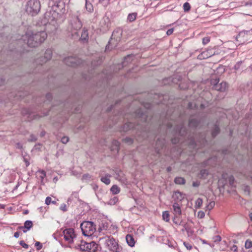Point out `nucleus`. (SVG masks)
Here are the masks:
<instances>
[{
  "label": "nucleus",
  "instance_id": "10",
  "mask_svg": "<svg viewBox=\"0 0 252 252\" xmlns=\"http://www.w3.org/2000/svg\"><path fill=\"white\" fill-rule=\"evenodd\" d=\"M83 61L76 57H68L64 58V63L68 66H77L82 63Z\"/></svg>",
  "mask_w": 252,
  "mask_h": 252
},
{
  "label": "nucleus",
  "instance_id": "47",
  "mask_svg": "<svg viewBox=\"0 0 252 252\" xmlns=\"http://www.w3.org/2000/svg\"><path fill=\"white\" fill-rule=\"evenodd\" d=\"M23 160L26 163V166L27 167L28 166L30 165V162L29 161L28 157H27L26 156H23Z\"/></svg>",
  "mask_w": 252,
  "mask_h": 252
},
{
  "label": "nucleus",
  "instance_id": "18",
  "mask_svg": "<svg viewBox=\"0 0 252 252\" xmlns=\"http://www.w3.org/2000/svg\"><path fill=\"white\" fill-rule=\"evenodd\" d=\"M72 27L75 30H79L82 27V23L77 16L75 17L73 23H71Z\"/></svg>",
  "mask_w": 252,
  "mask_h": 252
},
{
  "label": "nucleus",
  "instance_id": "16",
  "mask_svg": "<svg viewBox=\"0 0 252 252\" xmlns=\"http://www.w3.org/2000/svg\"><path fill=\"white\" fill-rule=\"evenodd\" d=\"M62 229L61 228L60 231H57L56 232H55L53 235L54 238L59 241V242L60 243V244L63 246V238L62 236H63V231H62Z\"/></svg>",
  "mask_w": 252,
  "mask_h": 252
},
{
  "label": "nucleus",
  "instance_id": "23",
  "mask_svg": "<svg viewBox=\"0 0 252 252\" xmlns=\"http://www.w3.org/2000/svg\"><path fill=\"white\" fill-rule=\"evenodd\" d=\"M110 20L108 17L104 16L100 22V24L102 27L108 28L110 24Z\"/></svg>",
  "mask_w": 252,
  "mask_h": 252
},
{
  "label": "nucleus",
  "instance_id": "28",
  "mask_svg": "<svg viewBox=\"0 0 252 252\" xmlns=\"http://www.w3.org/2000/svg\"><path fill=\"white\" fill-rule=\"evenodd\" d=\"M174 182L176 184L184 185L186 183V180L183 177H178L175 178Z\"/></svg>",
  "mask_w": 252,
  "mask_h": 252
},
{
  "label": "nucleus",
  "instance_id": "58",
  "mask_svg": "<svg viewBox=\"0 0 252 252\" xmlns=\"http://www.w3.org/2000/svg\"><path fill=\"white\" fill-rule=\"evenodd\" d=\"M184 245L186 247V248L189 250H191L192 248V246L188 243L184 242Z\"/></svg>",
  "mask_w": 252,
  "mask_h": 252
},
{
  "label": "nucleus",
  "instance_id": "24",
  "mask_svg": "<svg viewBox=\"0 0 252 252\" xmlns=\"http://www.w3.org/2000/svg\"><path fill=\"white\" fill-rule=\"evenodd\" d=\"M109 227V223L106 221H102L101 223L99 224V227L98 228V231L100 233L103 230H106Z\"/></svg>",
  "mask_w": 252,
  "mask_h": 252
},
{
  "label": "nucleus",
  "instance_id": "22",
  "mask_svg": "<svg viewBox=\"0 0 252 252\" xmlns=\"http://www.w3.org/2000/svg\"><path fill=\"white\" fill-rule=\"evenodd\" d=\"M75 244L76 245L77 247H74L73 248L76 249H80V250L81 251H87V245H86L87 244V242L81 241L80 244Z\"/></svg>",
  "mask_w": 252,
  "mask_h": 252
},
{
  "label": "nucleus",
  "instance_id": "46",
  "mask_svg": "<svg viewBox=\"0 0 252 252\" xmlns=\"http://www.w3.org/2000/svg\"><path fill=\"white\" fill-rule=\"evenodd\" d=\"M19 244L24 248L25 249H28L29 248V245L27 244H26L24 241L22 240L20 241Z\"/></svg>",
  "mask_w": 252,
  "mask_h": 252
},
{
  "label": "nucleus",
  "instance_id": "59",
  "mask_svg": "<svg viewBox=\"0 0 252 252\" xmlns=\"http://www.w3.org/2000/svg\"><path fill=\"white\" fill-rule=\"evenodd\" d=\"M173 31H174V29H173V28L169 29L166 32L167 35H170L172 34V33L173 32Z\"/></svg>",
  "mask_w": 252,
  "mask_h": 252
},
{
  "label": "nucleus",
  "instance_id": "39",
  "mask_svg": "<svg viewBox=\"0 0 252 252\" xmlns=\"http://www.w3.org/2000/svg\"><path fill=\"white\" fill-rule=\"evenodd\" d=\"M220 79L219 78L213 79L211 80V83L213 85V89H215L216 85H218L219 83Z\"/></svg>",
  "mask_w": 252,
  "mask_h": 252
},
{
  "label": "nucleus",
  "instance_id": "11",
  "mask_svg": "<svg viewBox=\"0 0 252 252\" xmlns=\"http://www.w3.org/2000/svg\"><path fill=\"white\" fill-rule=\"evenodd\" d=\"M52 56V51L51 49H47L43 57L38 58L36 60V63L39 64H42L50 60Z\"/></svg>",
  "mask_w": 252,
  "mask_h": 252
},
{
  "label": "nucleus",
  "instance_id": "37",
  "mask_svg": "<svg viewBox=\"0 0 252 252\" xmlns=\"http://www.w3.org/2000/svg\"><path fill=\"white\" fill-rule=\"evenodd\" d=\"M120 145V143L118 141H117L116 140H114L113 141V142H112L113 147L116 149L118 151L119 149Z\"/></svg>",
  "mask_w": 252,
  "mask_h": 252
},
{
  "label": "nucleus",
  "instance_id": "15",
  "mask_svg": "<svg viewBox=\"0 0 252 252\" xmlns=\"http://www.w3.org/2000/svg\"><path fill=\"white\" fill-rule=\"evenodd\" d=\"M87 247L88 252H97L98 250V245L94 242H91V243H87L86 244Z\"/></svg>",
  "mask_w": 252,
  "mask_h": 252
},
{
  "label": "nucleus",
  "instance_id": "1",
  "mask_svg": "<svg viewBox=\"0 0 252 252\" xmlns=\"http://www.w3.org/2000/svg\"><path fill=\"white\" fill-rule=\"evenodd\" d=\"M175 133L177 136L172 138L171 142L174 144H176L180 142H182L183 140L181 138L178 136H180L183 137L185 140L186 137L190 139L189 144L195 148L197 146V142L200 143V144H204L206 142L205 139V135L204 134H200L199 135L197 134H192L189 133L186 127L184 126L183 123L180 125H177L175 127Z\"/></svg>",
  "mask_w": 252,
  "mask_h": 252
},
{
  "label": "nucleus",
  "instance_id": "7",
  "mask_svg": "<svg viewBox=\"0 0 252 252\" xmlns=\"http://www.w3.org/2000/svg\"><path fill=\"white\" fill-rule=\"evenodd\" d=\"M123 31L120 28H116L113 32L112 38L106 46V50H110L117 46L118 43L121 40Z\"/></svg>",
  "mask_w": 252,
  "mask_h": 252
},
{
  "label": "nucleus",
  "instance_id": "19",
  "mask_svg": "<svg viewBox=\"0 0 252 252\" xmlns=\"http://www.w3.org/2000/svg\"><path fill=\"white\" fill-rule=\"evenodd\" d=\"M33 226V223L32 221L31 220H26L23 226H21L19 228L20 229L24 228L23 230L24 233L27 232L28 230H29Z\"/></svg>",
  "mask_w": 252,
  "mask_h": 252
},
{
  "label": "nucleus",
  "instance_id": "36",
  "mask_svg": "<svg viewBox=\"0 0 252 252\" xmlns=\"http://www.w3.org/2000/svg\"><path fill=\"white\" fill-rule=\"evenodd\" d=\"M130 55H128L127 57H125L124 62L122 63V67H123L125 66H126L127 63L130 62V58H131Z\"/></svg>",
  "mask_w": 252,
  "mask_h": 252
},
{
  "label": "nucleus",
  "instance_id": "55",
  "mask_svg": "<svg viewBox=\"0 0 252 252\" xmlns=\"http://www.w3.org/2000/svg\"><path fill=\"white\" fill-rule=\"evenodd\" d=\"M98 13L97 12V11H95L94 13V18L93 19V21L95 22L96 21V20L98 17Z\"/></svg>",
  "mask_w": 252,
  "mask_h": 252
},
{
  "label": "nucleus",
  "instance_id": "45",
  "mask_svg": "<svg viewBox=\"0 0 252 252\" xmlns=\"http://www.w3.org/2000/svg\"><path fill=\"white\" fill-rule=\"evenodd\" d=\"M210 42L209 37H205L202 39V43L204 45L207 44Z\"/></svg>",
  "mask_w": 252,
  "mask_h": 252
},
{
  "label": "nucleus",
  "instance_id": "21",
  "mask_svg": "<svg viewBox=\"0 0 252 252\" xmlns=\"http://www.w3.org/2000/svg\"><path fill=\"white\" fill-rule=\"evenodd\" d=\"M200 121L196 118H191L189 120V126L193 128H195L198 126Z\"/></svg>",
  "mask_w": 252,
  "mask_h": 252
},
{
  "label": "nucleus",
  "instance_id": "9",
  "mask_svg": "<svg viewBox=\"0 0 252 252\" xmlns=\"http://www.w3.org/2000/svg\"><path fill=\"white\" fill-rule=\"evenodd\" d=\"M105 244L109 250L113 252H122V247L113 237H109L105 240Z\"/></svg>",
  "mask_w": 252,
  "mask_h": 252
},
{
  "label": "nucleus",
  "instance_id": "48",
  "mask_svg": "<svg viewBox=\"0 0 252 252\" xmlns=\"http://www.w3.org/2000/svg\"><path fill=\"white\" fill-rule=\"evenodd\" d=\"M215 206V202L211 201L209 203V204L207 206L208 209L210 210H211Z\"/></svg>",
  "mask_w": 252,
  "mask_h": 252
},
{
  "label": "nucleus",
  "instance_id": "32",
  "mask_svg": "<svg viewBox=\"0 0 252 252\" xmlns=\"http://www.w3.org/2000/svg\"><path fill=\"white\" fill-rule=\"evenodd\" d=\"M110 177V175L109 174H106L105 176L102 177L100 179L101 182L108 185L110 183V180L109 178Z\"/></svg>",
  "mask_w": 252,
  "mask_h": 252
},
{
  "label": "nucleus",
  "instance_id": "51",
  "mask_svg": "<svg viewBox=\"0 0 252 252\" xmlns=\"http://www.w3.org/2000/svg\"><path fill=\"white\" fill-rule=\"evenodd\" d=\"M221 237L220 235H217L214 237L215 242H219L221 241Z\"/></svg>",
  "mask_w": 252,
  "mask_h": 252
},
{
  "label": "nucleus",
  "instance_id": "29",
  "mask_svg": "<svg viewBox=\"0 0 252 252\" xmlns=\"http://www.w3.org/2000/svg\"><path fill=\"white\" fill-rule=\"evenodd\" d=\"M86 0L85 7L87 11L92 13L94 11V7L92 4L89 2V0Z\"/></svg>",
  "mask_w": 252,
  "mask_h": 252
},
{
  "label": "nucleus",
  "instance_id": "62",
  "mask_svg": "<svg viewBox=\"0 0 252 252\" xmlns=\"http://www.w3.org/2000/svg\"><path fill=\"white\" fill-rule=\"evenodd\" d=\"M246 5L252 6V0H249L246 4Z\"/></svg>",
  "mask_w": 252,
  "mask_h": 252
},
{
  "label": "nucleus",
  "instance_id": "2",
  "mask_svg": "<svg viewBox=\"0 0 252 252\" xmlns=\"http://www.w3.org/2000/svg\"><path fill=\"white\" fill-rule=\"evenodd\" d=\"M47 37V33L41 31L39 32L28 31L21 37V40L30 47H36L42 43Z\"/></svg>",
  "mask_w": 252,
  "mask_h": 252
},
{
  "label": "nucleus",
  "instance_id": "27",
  "mask_svg": "<svg viewBox=\"0 0 252 252\" xmlns=\"http://www.w3.org/2000/svg\"><path fill=\"white\" fill-rule=\"evenodd\" d=\"M46 172L44 170H38L36 173V176L41 180V183L43 182V180L46 177Z\"/></svg>",
  "mask_w": 252,
  "mask_h": 252
},
{
  "label": "nucleus",
  "instance_id": "35",
  "mask_svg": "<svg viewBox=\"0 0 252 252\" xmlns=\"http://www.w3.org/2000/svg\"><path fill=\"white\" fill-rule=\"evenodd\" d=\"M162 218L163 220L166 222L169 220V214L168 211H164L162 213Z\"/></svg>",
  "mask_w": 252,
  "mask_h": 252
},
{
  "label": "nucleus",
  "instance_id": "14",
  "mask_svg": "<svg viewBox=\"0 0 252 252\" xmlns=\"http://www.w3.org/2000/svg\"><path fill=\"white\" fill-rule=\"evenodd\" d=\"M215 54V52L213 49H208L207 51H203L200 55L198 56L200 59H207Z\"/></svg>",
  "mask_w": 252,
  "mask_h": 252
},
{
  "label": "nucleus",
  "instance_id": "13",
  "mask_svg": "<svg viewBox=\"0 0 252 252\" xmlns=\"http://www.w3.org/2000/svg\"><path fill=\"white\" fill-rule=\"evenodd\" d=\"M165 144V140L164 138H158L156 143L155 151L158 155L160 154V150L162 149Z\"/></svg>",
  "mask_w": 252,
  "mask_h": 252
},
{
  "label": "nucleus",
  "instance_id": "31",
  "mask_svg": "<svg viewBox=\"0 0 252 252\" xmlns=\"http://www.w3.org/2000/svg\"><path fill=\"white\" fill-rule=\"evenodd\" d=\"M110 191L112 192L113 194H117L120 191V188L116 185H114L110 189Z\"/></svg>",
  "mask_w": 252,
  "mask_h": 252
},
{
  "label": "nucleus",
  "instance_id": "17",
  "mask_svg": "<svg viewBox=\"0 0 252 252\" xmlns=\"http://www.w3.org/2000/svg\"><path fill=\"white\" fill-rule=\"evenodd\" d=\"M227 87L228 85L226 82H222L220 83H219L218 85H216L214 90L220 92H224Z\"/></svg>",
  "mask_w": 252,
  "mask_h": 252
},
{
  "label": "nucleus",
  "instance_id": "61",
  "mask_svg": "<svg viewBox=\"0 0 252 252\" xmlns=\"http://www.w3.org/2000/svg\"><path fill=\"white\" fill-rule=\"evenodd\" d=\"M46 98L47 100H50V99L52 98V94L50 93H48L46 95Z\"/></svg>",
  "mask_w": 252,
  "mask_h": 252
},
{
  "label": "nucleus",
  "instance_id": "5",
  "mask_svg": "<svg viewBox=\"0 0 252 252\" xmlns=\"http://www.w3.org/2000/svg\"><path fill=\"white\" fill-rule=\"evenodd\" d=\"M76 239V234L74 229L72 227L67 228L64 227V247H67L70 248L76 247L74 244Z\"/></svg>",
  "mask_w": 252,
  "mask_h": 252
},
{
  "label": "nucleus",
  "instance_id": "40",
  "mask_svg": "<svg viewBox=\"0 0 252 252\" xmlns=\"http://www.w3.org/2000/svg\"><path fill=\"white\" fill-rule=\"evenodd\" d=\"M118 201V198L117 197L114 196L113 198H111L109 200L108 204L110 205H115Z\"/></svg>",
  "mask_w": 252,
  "mask_h": 252
},
{
  "label": "nucleus",
  "instance_id": "43",
  "mask_svg": "<svg viewBox=\"0 0 252 252\" xmlns=\"http://www.w3.org/2000/svg\"><path fill=\"white\" fill-rule=\"evenodd\" d=\"M123 141L128 144H131L133 143V140L130 137H127L123 139Z\"/></svg>",
  "mask_w": 252,
  "mask_h": 252
},
{
  "label": "nucleus",
  "instance_id": "49",
  "mask_svg": "<svg viewBox=\"0 0 252 252\" xmlns=\"http://www.w3.org/2000/svg\"><path fill=\"white\" fill-rule=\"evenodd\" d=\"M242 63H243V62H242V61L237 62V63L234 66L235 69L238 70L240 68V66L242 64Z\"/></svg>",
  "mask_w": 252,
  "mask_h": 252
},
{
  "label": "nucleus",
  "instance_id": "53",
  "mask_svg": "<svg viewBox=\"0 0 252 252\" xmlns=\"http://www.w3.org/2000/svg\"><path fill=\"white\" fill-rule=\"evenodd\" d=\"M51 203H52V199L50 197H47L45 199V203L47 205H49Z\"/></svg>",
  "mask_w": 252,
  "mask_h": 252
},
{
  "label": "nucleus",
  "instance_id": "26",
  "mask_svg": "<svg viewBox=\"0 0 252 252\" xmlns=\"http://www.w3.org/2000/svg\"><path fill=\"white\" fill-rule=\"evenodd\" d=\"M88 32L87 30L85 29H83L82 33H81V36L80 38V40L81 41H82L83 42L88 41Z\"/></svg>",
  "mask_w": 252,
  "mask_h": 252
},
{
  "label": "nucleus",
  "instance_id": "64",
  "mask_svg": "<svg viewBox=\"0 0 252 252\" xmlns=\"http://www.w3.org/2000/svg\"><path fill=\"white\" fill-rule=\"evenodd\" d=\"M14 236L17 238L19 237V232L17 231V232H15L14 234Z\"/></svg>",
  "mask_w": 252,
  "mask_h": 252
},
{
  "label": "nucleus",
  "instance_id": "56",
  "mask_svg": "<svg viewBox=\"0 0 252 252\" xmlns=\"http://www.w3.org/2000/svg\"><path fill=\"white\" fill-rule=\"evenodd\" d=\"M200 185V182L199 181H196L192 183V186L193 187H198Z\"/></svg>",
  "mask_w": 252,
  "mask_h": 252
},
{
  "label": "nucleus",
  "instance_id": "50",
  "mask_svg": "<svg viewBox=\"0 0 252 252\" xmlns=\"http://www.w3.org/2000/svg\"><path fill=\"white\" fill-rule=\"evenodd\" d=\"M109 0H99V2L105 6L108 4Z\"/></svg>",
  "mask_w": 252,
  "mask_h": 252
},
{
  "label": "nucleus",
  "instance_id": "20",
  "mask_svg": "<svg viewBox=\"0 0 252 252\" xmlns=\"http://www.w3.org/2000/svg\"><path fill=\"white\" fill-rule=\"evenodd\" d=\"M126 243L130 247L134 246L135 241L132 235L129 234H127L126 237Z\"/></svg>",
  "mask_w": 252,
  "mask_h": 252
},
{
  "label": "nucleus",
  "instance_id": "6",
  "mask_svg": "<svg viewBox=\"0 0 252 252\" xmlns=\"http://www.w3.org/2000/svg\"><path fill=\"white\" fill-rule=\"evenodd\" d=\"M41 9V4L39 0H29L26 3L25 10L27 13L32 16L37 15Z\"/></svg>",
  "mask_w": 252,
  "mask_h": 252
},
{
  "label": "nucleus",
  "instance_id": "60",
  "mask_svg": "<svg viewBox=\"0 0 252 252\" xmlns=\"http://www.w3.org/2000/svg\"><path fill=\"white\" fill-rule=\"evenodd\" d=\"M198 216L200 218H203L205 216V214L202 211H200L198 212Z\"/></svg>",
  "mask_w": 252,
  "mask_h": 252
},
{
  "label": "nucleus",
  "instance_id": "52",
  "mask_svg": "<svg viewBox=\"0 0 252 252\" xmlns=\"http://www.w3.org/2000/svg\"><path fill=\"white\" fill-rule=\"evenodd\" d=\"M188 107L189 109H192L196 107V104H193L192 102H189Z\"/></svg>",
  "mask_w": 252,
  "mask_h": 252
},
{
  "label": "nucleus",
  "instance_id": "41",
  "mask_svg": "<svg viewBox=\"0 0 252 252\" xmlns=\"http://www.w3.org/2000/svg\"><path fill=\"white\" fill-rule=\"evenodd\" d=\"M183 8L185 12H188L190 9V5L189 3L186 2L184 4Z\"/></svg>",
  "mask_w": 252,
  "mask_h": 252
},
{
  "label": "nucleus",
  "instance_id": "33",
  "mask_svg": "<svg viewBox=\"0 0 252 252\" xmlns=\"http://www.w3.org/2000/svg\"><path fill=\"white\" fill-rule=\"evenodd\" d=\"M137 16V13L136 12L130 13L128 14L127 19L129 22H132L136 19Z\"/></svg>",
  "mask_w": 252,
  "mask_h": 252
},
{
  "label": "nucleus",
  "instance_id": "25",
  "mask_svg": "<svg viewBox=\"0 0 252 252\" xmlns=\"http://www.w3.org/2000/svg\"><path fill=\"white\" fill-rule=\"evenodd\" d=\"M173 208L175 214V216H177L178 215H181L182 211L181 207L178 203H174L173 205Z\"/></svg>",
  "mask_w": 252,
  "mask_h": 252
},
{
  "label": "nucleus",
  "instance_id": "54",
  "mask_svg": "<svg viewBox=\"0 0 252 252\" xmlns=\"http://www.w3.org/2000/svg\"><path fill=\"white\" fill-rule=\"evenodd\" d=\"M173 222L176 224H180V223H179V219L178 218V216H175L174 217V219H173Z\"/></svg>",
  "mask_w": 252,
  "mask_h": 252
},
{
  "label": "nucleus",
  "instance_id": "63",
  "mask_svg": "<svg viewBox=\"0 0 252 252\" xmlns=\"http://www.w3.org/2000/svg\"><path fill=\"white\" fill-rule=\"evenodd\" d=\"M83 179H88V178H90V176L89 174H85L83 176Z\"/></svg>",
  "mask_w": 252,
  "mask_h": 252
},
{
  "label": "nucleus",
  "instance_id": "8",
  "mask_svg": "<svg viewBox=\"0 0 252 252\" xmlns=\"http://www.w3.org/2000/svg\"><path fill=\"white\" fill-rule=\"evenodd\" d=\"M83 234L85 236H91L96 231V225L92 221H85L80 225Z\"/></svg>",
  "mask_w": 252,
  "mask_h": 252
},
{
  "label": "nucleus",
  "instance_id": "4",
  "mask_svg": "<svg viewBox=\"0 0 252 252\" xmlns=\"http://www.w3.org/2000/svg\"><path fill=\"white\" fill-rule=\"evenodd\" d=\"M59 11H60V9L59 8V5L55 4L49 11L45 13L41 23L46 26L47 29L52 26L53 27L52 30L53 31L57 30L58 27L57 21L59 20L62 16V14L59 13Z\"/></svg>",
  "mask_w": 252,
  "mask_h": 252
},
{
  "label": "nucleus",
  "instance_id": "44",
  "mask_svg": "<svg viewBox=\"0 0 252 252\" xmlns=\"http://www.w3.org/2000/svg\"><path fill=\"white\" fill-rule=\"evenodd\" d=\"M35 246L36 247V250L37 251H39L42 248V244L38 241L35 242Z\"/></svg>",
  "mask_w": 252,
  "mask_h": 252
},
{
  "label": "nucleus",
  "instance_id": "3",
  "mask_svg": "<svg viewBox=\"0 0 252 252\" xmlns=\"http://www.w3.org/2000/svg\"><path fill=\"white\" fill-rule=\"evenodd\" d=\"M152 104L151 103H145L144 107L147 109L143 111L141 108L137 109L134 114L135 118L138 120L137 124L136 125L132 122L125 123L121 128V131L126 132L131 129H138L139 126L141 123H146L148 120V109L151 108Z\"/></svg>",
  "mask_w": 252,
  "mask_h": 252
},
{
  "label": "nucleus",
  "instance_id": "34",
  "mask_svg": "<svg viewBox=\"0 0 252 252\" xmlns=\"http://www.w3.org/2000/svg\"><path fill=\"white\" fill-rule=\"evenodd\" d=\"M220 128L217 125H215L212 131V136L213 137H215L220 132Z\"/></svg>",
  "mask_w": 252,
  "mask_h": 252
},
{
  "label": "nucleus",
  "instance_id": "57",
  "mask_svg": "<svg viewBox=\"0 0 252 252\" xmlns=\"http://www.w3.org/2000/svg\"><path fill=\"white\" fill-rule=\"evenodd\" d=\"M37 138L33 134H31L30 136V139L29 140L30 141L33 142L36 140Z\"/></svg>",
  "mask_w": 252,
  "mask_h": 252
},
{
  "label": "nucleus",
  "instance_id": "38",
  "mask_svg": "<svg viewBox=\"0 0 252 252\" xmlns=\"http://www.w3.org/2000/svg\"><path fill=\"white\" fill-rule=\"evenodd\" d=\"M203 201L200 198H198L195 201V207L196 208H199L201 207Z\"/></svg>",
  "mask_w": 252,
  "mask_h": 252
},
{
  "label": "nucleus",
  "instance_id": "12",
  "mask_svg": "<svg viewBox=\"0 0 252 252\" xmlns=\"http://www.w3.org/2000/svg\"><path fill=\"white\" fill-rule=\"evenodd\" d=\"M251 35L250 31H242L239 32L236 37L237 40L244 43L248 40V37Z\"/></svg>",
  "mask_w": 252,
  "mask_h": 252
},
{
  "label": "nucleus",
  "instance_id": "30",
  "mask_svg": "<svg viewBox=\"0 0 252 252\" xmlns=\"http://www.w3.org/2000/svg\"><path fill=\"white\" fill-rule=\"evenodd\" d=\"M208 175V172L206 169H202L200 171L198 176L201 179H206Z\"/></svg>",
  "mask_w": 252,
  "mask_h": 252
},
{
  "label": "nucleus",
  "instance_id": "42",
  "mask_svg": "<svg viewBox=\"0 0 252 252\" xmlns=\"http://www.w3.org/2000/svg\"><path fill=\"white\" fill-rule=\"evenodd\" d=\"M245 247L247 249L251 248L252 247V241L250 240H246Z\"/></svg>",
  "mask_w": 252,
  "mask_h": 252
}]
</instances>
